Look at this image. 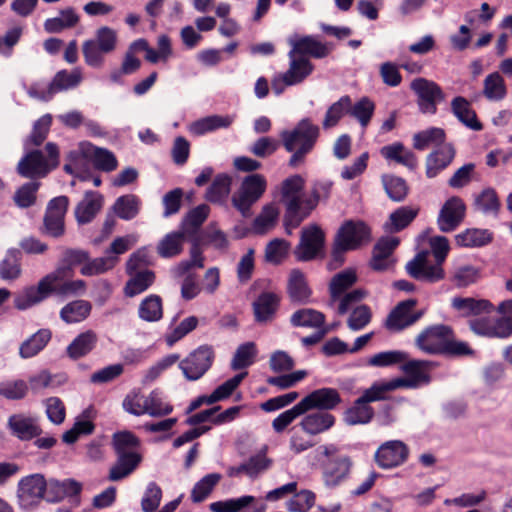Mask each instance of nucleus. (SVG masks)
Returning a JSON list of instances; mask_svg holds the SVG:
<instances>
[{"label":"nucleus","instance_id":"1","mask_svg":"<svg viewBox=\"0 0 512 512\" xmlns=\"http://www.w3.org/2000/svg\"><path fill=\"white\" fill-rule=\"evenodd\" d=\"M89 260V252L82 249H66L55 270L42 277L37 285L25 287L14 298L18 310H26L47 299L51 295L59 297L75 296L85 291L84 280H68L74 275V268Z\"/></svg>","mask_w":512,"mask_h":512},{"label":"nucleus","instance_id":"2","mask_svg":"<svg viewBox=\"0 0 512 512\" xmlns=\"http://www.w3.org/2000/svg\"><path fill=\"white\" fill-rule=\"evenodd\" d=\"M279 137L286 152L291 153L288 166L295 169L304 165L307 156L315 149L320 137V127L306 117L292 129L282 130Z\"/></svg>","mask_w":512,"mask_h":512},{"label":"nucleus","instance_id":"3","mask_svg":"<svg viewBox=\"0 0 512 512\" xmlns=\"http://www.w3.org/2000/svg\"><path fill=\"white\" fill-rule=\"evenodd\" d=\"M434 263L428 260L429 252L422 250L418 252L405 268L410 277L427 283H437L445 278L443 263L450 251L449 241L444 236H434L429 240Z\"/></svg>","mask_w":512,"mask_h":512},{"label":"nucleus","instance_id":"4","mask_svg":"<svg viewBox=\"0 0 512 512\" xmlns=\"http://www.w3.org/2000/svg\"><path fill=\"white\" fill-rule=\"evenodd\" d=\"M315 459L325 487L335 489L351 478L354 460L343 453L338 445L329 443L318 446Z\"/></svg>","mask_w":512,"mask_h":512},{"label":"nucleus","instance_id":"5","mask_svg":"<svg viewBox=\"0 0 512 512\" xmlns=\"http://www.w3.org/2000/svg\"><path fill=\"white\" fill-rule=\"evenodd\" d=\"M304 185L305 180L299 174L286 178L281 184V202L285 206L283 226L288 235H291L292 231L304 221V204L299 196Z\"/></svg>","mask_w":512,"mask_h":512},{"label":"nucleus","instance_id":"6","mask_svg":"<svg viewBox=\"0 0 512 512\" xmlns=\"http://www.w3.org/2000/svg\"><path fill=\"white\" fill-rule=\"evenodd\" d=\"M47 157L41 150L26 153L18 162L17 173L24 178L38 179L46 177L60 164V152L57 144L48 142L45 146Z\"/></svg>","mask_w":512,"mask_h":512},{"label":"nucleus","instance_id":"7","mask_svg":"<svg viewBox=\"0 0 512 512\" xmlns=\"http://www.w3.org/2000/svg\"><path fill=\"white\" fill-rule=\"evenodd\" d=\"M118 42L116 30L102 26L95 32L94 38L86 40L82 45L85 63L93 68H100L104 64V55L112 53Z\"/></svg>","mask_w":512,"mask_h":512},{"label":"nucleus","instance_id":"8","mask_svg":"<svg viewBox=\"0 0 512 512\" xmlns=\"http://www.w3.org/2000/svg\"><path fill=\"white\" fill-rule=\"evenodd\" d=\"M266 187L267 182L263 175L250 174L246 176L239 190L232 196L233 206L243 217H250L251 207L262 197Z\"/></svg>","mask_w":512,"mask_h":512},{"label":"nucleus","instance_id":"9","mask_svg":"<svg viewBox=\"0 0 512 512\" xmlns=\"http://www.w3.org/2000/svg\"><path fill=\"white\" fill-rule=\"evenodd\" d=\"M215 351L211 345L203 344L190 352L179 363V369L188 381L201 379L212 367L215 361Z\"/></svg>","mask_w":512,"mask_h":512},{"label":"nucleus","instance_id":"10","mask_svg":"<svg viewBox=\"0 0 512 512\" xmlns=\"http://www.w3.org/2000/svg\"><path fill=\"white\" fill-rule=\"evenodd\" d=\"M47 480L44 475L35 473L25 476L18 482L17 496L23 509H32L46 500Z\"/></svg>","mask_w":512,"mask_h":512},{"label":"nucleus","instance_id":"11","mask_svg":"<svg viewBox=\"0 0 512 512\" xmlns=\"http://www.w3.org/2000/svg\"><path fill=\"white\" fill-rule=\"evenodd\" d=\"M469 328L476 335L508 339L512 336V317L493 318L489 314L469 320Z\"/></svg>","mask_w":512,"mask_h":512},{"label":"nucleus","instance_id":"12","mask_svg":"<svg viewBox=\"0 0 512 512\" xmlns=\"http://www.w3.org/2000/svg\"><path fill=\"white\" fill-rule=\"evenodd\" d=\"M325 244V234L316 224L304 227L301 230L300 241L294 254L298 261L314 260L322 252Z\"/></svg>","mask_w":512,"mask_h":512},{"label":"nucleus","instance_id":"13","mask_svg":"<svg viewBox=\"0 0 512 512\" xmlns=\"http://www.w3.org/2000/svg\"><path fill=\"white\" fill-rule=\"evenodd\" d=\"M410 87L417 95V104L422 113L435 114L437 104L445 99L442 88L434 81L416 78L411 82Z\"/></svg>","mask_w":512,"mask_h":512},{"label":"nucleus","instance_id":"14","mask_svg":"<svg viewBox=\"0 0 512 512\" xmlns=\"http://www.w3.org/2000/svg\"><path fill=\"white\" fill-rule=\"evenodd\" d=\"M82 80V75L79 69H74L71 72L67 70L58 71L49 83L47 89H40L36 85H32L29 89V95L43 100H50L54 94L77 87Z\"/></svg>","mask_w":512,"mask_h":512},{"label":"nucleus","instance_id":"15","mask_svg":"<svg viewBox=\"0 0 512 512\" xmlns=\"http://www.w3.org/2000/svg\"><path fill=\"white\" fill-rule=\"evenodd\" d=\"M453 329L444 324L425 328L415 339L416 346L430 355H440L448 338H453Z\"/></svg>","mask_w":512,"mask_h":512},{"label":"nucleus","instance_id":"16","mask_svg":"<svg viewBox=\"0 0 512 512\" xmlns=\"http://www.w3.org/2000/svg\"><path fill=\"white\" fill-rule=\"evenodd\" d=\"M416 305V299H407L399 302L388 314L385 322L386 328L399 332L415 324L424 315V310L412 311Z\"/></svg>","mask_w":512,"mask_h":512},{"label":"nucleus","instance_id":"17","mask_svg":"<svg viewBox=\"0 0 512 512\" xmlns=\"http://www.w3.org/2000/svg\"><path fill=\"white\" fill-rule=\"evenodd\" d=\"M409 456L408 446L400 440L386 441L379 446L374 461L382 469H391L402 465Z\"/></svg>","mask_w":512,"mask_h":512},{"label":"nucleus","instance_id":"18","mask_svg":"<svg viewBox=\"0 0 512 512\" xmlns=\"http://www.w3.org/2000/svg\"><path fill=\"white\" fill-rule=\"evenodd\" d=\"M432 368V362L428 360H409L403 363L401 370L405 377L394 378L398 383V388H417L422 384H429L431 376L429 371Z\"/></svg>","mask_w":512,"mask_h":512},{"label":"nucleus","instance_id":"19","mask_svg":"<svg viewBox=\"0 0 512 512\" xmlns=\"http://www.w3.org/2000/svg\"><path fill=\"white\" fill-rule=\"evenodd\" d=\"M371 238V229L363 221L347 220L339 228L335 239L349 250H356Z\"/></svg>","mask_w":512,"mask_h":512},{"label":"nucleus","instance_id":"20","mask_svg":"<svg viewBox=\"0 0 512 512\" xmlns=\"http://www.w3.org/2000/svg\"><path fill=\"white\" fill-rule=\"evenodd\" d=\"M399 244L400 240L397 237H381L373 247L370 268L377 272L392 268L396 262L392 256Z\"/></svg>","mask_w":512,"mask_h":512},{"label":"nucleus","instance_id":"21","mask_svg":"<svg viewBox=\"0 0 512 512\" xmlns=\"http://www.w3.org/2000/svg\"><path fill=\"white\" fill-rule=\"evenodd\" d=\"M341 402L342 398L337 389L324 387L312 391L299 403L306 413L313 409L327 412L335 409Z\"/></svg>","mask_w":512,"mask_h":512},{"label":"nucleus","instance_id":"22","mask_svg":"<svg viewBox=\"0 0 512 512\" xmlns=\"http://www.w3.org/2000/svg\"><path fill=\"white\" fill-rule=\"evenodd\" d=\"M291 50L288 52V57L293 55L296 57H307L308 59H322L329 55L330 50L326 44L318 41L311 35L299 36L294 35L289 38Z\"/></svg>","mask_w":512,"mask_h":512},{"label":"nucleus","instance_id":"23","mask_svg":"<svg viewBox=\"0 0 512 512\" xmlns=\"http://www.w3.org/2000/svg\"><path fill=\"white\" fill-rule=\"evenodd\" d=\"M466 206L460 197L449 198L442 206L437 224L442 232L454 231L465 217Z\"/></svg>","mask_w":512,"mask_h":512},{"label":"nucleus","instance_id":"24","mask_svg":"<svg viewBox=\"0 0 512 512\" xmlns=\"http://www.w3.org/2000/svg\"><path fill=\"white\" fill-rule=\"evenodd\" d=\"M7 429L11 435L21 441H30L43 432L37 418L23 413L10 415L7 420Z\"/></svg>","mask_w":512,"mask_h":512},{"label":"nucleus","instance_id":"25","mask_svg":"<svg viewBox=\"0 0 512 512\" xmlns=\"http://www.w3.org/2000/svg\"><path fill=\"white\" fill-rule=\"evenodd\" d=\"M281 298L275 292L264 291L252 303L254 320L257 323H268L274 320L280 307Z\"/></svg>","mask_w":512,"mask_h":512},{"label":"nucleus","instance_id":"26","mask_svg":"<svg viewBox=\"0 0 512 512\" xmlns=\"http://www.w3.org/2000/svg\"><path fill=\"white\" fill-rule=\"evenodd\" d=\"M456 151L451 143L441 145L430 152L425 161L427 178H435L454 160Z\"/></svg>","mask_w":512,"mask_h":512},{"label":"nucleus","instance_id":"27","mask_svg":"<svg viewBox=\"0 0 512 512\" xmlns=\"http://www.w3.org/2000/svg\"><path fill=\"white\" fill-rule=\"evenodd\" d=\"M83 486L75 479L68 478L63 481L51 478L47 481L46 501L58 503L66 497H77L81 494Z\"/></svg>","mask_w":512,"mask_h":512},{"label":"nucleus","instance_id":"28","mask_svg":"<svg viewBox=\"0 0 512 512\" xmlns=\"http://www.w3.org/2000/svg\"><path fill=\"white\" fill-rule=\"evenodd\" d=\"M451 307L461 317L475 316L476 318L482 314H491L494 311V305L489 300L473 297H454L451 300Z\"/></svg>","mask_w":512,"mask_h":512},{"label":"nucleus","instance_id":"29","mask_svg":"<svg viewBox=\"0 0 512 512\" xmlns=\"http://www.w3.org/2000/svg\"><path fill=\"white\" fill-rule=\"evenodd\" d=\"M287 293L292 303L307 304L310 302L312 290L301 270L293 269L290 272Z\"/></svg>","mask_w":512,"mask_h":512},{"label":"nucleus","instance_id":"30","mask_svg":"<svg viewBox=\"0 0 512 512\" xmlns=\"http://www.w3.org/2000/svg\"><path fill=\"white\" fill-rule=\"evenodd\" d=\"M419 206H401L395 209L384 224L386 232L394 234L407 228L418 216Z\"/></svg>","mask_w":512,"mask_h":512},{"label":"nucleus","instance_id":"31","mask_svg":"<svg viewBox=\"0 0 512 512\" xmlns=\"http://www.w3.org/2000/svg\"><path fill=\"white\" fill-rule=\"evenodd\" d=\"M103 198L98 192L87 191L85 197L75 208V217L79 224L91 222L102 208Z\"/></svg>","mask_w":512,"mask_h":512},{"label":"nucleus","instance_id":"32","mask_svg":"<svg viewBox=\"0 0 512 512\" xmlns=\"http://www.w3.org/2000/svg\"><path fill=\"white\" fill-rule=\"evenodd\" d=\"M375 415L373 407L361 397L354 400L352 405L343 413V421L349 426L365 425L370 423Z\"/></svg>","mask_w":512,"mask_h":512},{"label":"nucleus","instance_id":"33","mask_svg":"<svg viewBox=\"0 0 512 512\" xmlns=\"http://www.w3.org/2000/svg\"><path fill=\"white\" fill-rule=\"evenodd\" d=\"M451 110L455 117L469 129L474 131L483 129V125L478 120L476 112L471 108V104L466 98L462 96L453 98Z\"/></svg>","mask_w":512,"mask_h":512},{"label":"nucleus","instance_id":"34","mask_svg":"<svg viewBox=\"0 0 512 512\" xmlns=\"http://www.w3.org/2000/svg\"><path fill=\"white\" fill-rule=\"evenodd\" d=\"M51 338L52 332L50 329H39L20 344L19 356L22 359H29L37 356L48 345Z\"/></svg>","mask_w":512,"mask_h":512},{"label":"nucleus","instance_id":"35","mask_svg":"<svg viewBox=\"0 0 512 512\" xmlns=\"http://www.w3.org/2000/svg\"><path fill=\"white\" fill-rule=\"evenodd\" d=\"M117 460L109 470L110 481H120L129 476L140 464L142 457L137 453L116 454Z\"/></svg>","mask_w":512,"mask_h":512},{"label":"nucleus","instance_id":"36","mask_svg":"<svg viewBox=\"0 0 512 512\" xmlns=\"http://www.w3.org/2000/svg\"><path fill=\"white\" fill-rule=\"evenodd\" d=\"M289 67L283 74L288 83L298 85L303 83L314 71V64L307 57H288Z\"/></svg>","mask_w":512,"mask_h":512},{"label":"nucleus","instance_id":"37","mask_svg":"<svg viewBox=\"0 0 512 512\" xmlns=\"http://www.w3.org/2000/svg\"><path fill=\"white\" fill-rule=\"evenodd\" d=\"M336 418L328 412H315L306 415L300 422L304 432L310 435H318L332 428Z\"/></svg>","mask_w":512,"mask_h":512},{"label":"nucleus","instance_id":"38","mask_svg":"<svg viewBox=\"0 0 512 512\" xmlns=\"http://www.w3.org/2000/svg\"><path fill=\"white\" fill-rule=\"evenodd\" d=\"M98 342L97 334L92 330L80 333L66 348V353L72 360H78L88 355Z\"/></svg>","mask_w":512,"mask_h":512},{"label":"nucleus","instance_id":"39","mask_svg":"<svg viewBox=\"0 0 512 512\" xmlns=\"http://www.w3.org/2000/svg\"><path fill=\"white\" fill-rule=\"evenodd\" d=\"M325 315L312 308H301L290 316V324L293 327L320 329L325 324Z\"/></svg>","mask_w":512,"mask_h":512},{"label":"nucleus","instance_id":"40","mask_svg":"<svg viewBox=\"0 0 512 512\" xmlns=\"http://www.w3.org/2000/svg\"><path fill=\"white\" fill-rule=\"evenodd\" d=\"M187 235L183 231H174L166 234L157 245V254L161 258H173L183 251V244Z\"/></svg>","mask_w":512,"mask_h":512},{"label":"nucleus","instance_id":"41","mask_svg":"<svg viewBox=\"0 0 512 512\" xmlns=\"http://www.w3.org/2000/svg\"><path fill=\"white\" fill-rule=\"evenodd\" d=\"M210 208L206 204L191 209L182 222L183 232L187 237H201L199 229L209 216Z\"/></svg>","mask_w":512,"mask_h":512},{"label":"nucleus","instance_id":"42","mask_svg":"<svg viewBox=\"0 0 512 512\" xmlns=\"http://www.w3.org/2000/svg\"><path fill=\"white\" fill-rule=\"evenodd\" d=\"M461 247H482L493 241V233L488 229L469 228L455 237Z\"/></svg>","mask_w":512,"mask_h":512},{"label":"nucleus","instance_id":"43","mask_svg":"<svg viewBox=\"0 0 512 512\" xmlns=\"http://www.w3.org/2000/svg\"><path fill=\"white\" fill-rule=\"evenodd\" d=\"M130 279L124 287V294L127 297H134L145 292L155 282V273L152 270H142L130 275Z\"/></svg>","mask_w":512,"mask_h":512},{"label":"nucleus","instance_id":"44","mask_svg":"<svg viewBox=\"0 0 512 512\" xmlns=\"http://www.w3.org/2000/svg\"><path fill=\"white\" fill-rule=\"evenodd\" d=\"M22 253L19 249H9L0 262V278L3 280H15L22 273Z\"/></svg>","mask_w":512,"mask_h":512},{"label":"nucleus","instance_id":"45","mask_svg":"<svg viewBox=\"0 0 512 512\" xmlns=\"http://www.w3.org/2000/svg\"><path fill=\"white\" fill-rule=\"evenodd\" d=\"M333 183L329 180L315 181L312 185L311 194L303 200L304 220L309 217L311 212L317 207L320 200H327L330 196Z\"/></svg>","mask_w":512,"mask_h":512},{"label":"nucleus","instance_id":"46","mask_svg":"<svg viewBox=\"0 0 512 512\" xmlns=\"http://www.w3.org/2000/svg\"><path fill=\"white\" fill-rule=\"evenodd\" d=\"M234 121V117L230 115H212L195 121L191 125V132L195 135H204L208 132L228 128Z\"/></svg>","mask_w":512,"mask_h":512},{"label":"nucleus","instance_id":"47","mask_svg":"<svg viewBox=\"0 0 512 512\" xmlns=\"http://www.w3.org/2000/svg\"><path fill=\"white\" fill-rule=\"evenodd\" d=\"M138 316L146 322H157L163 317V303L159 295L145 297L138 308Z\"/></svg>","mask_w":512,"mask_h":512},{"label":"nucleus","instance_id":"48","mask_svg":"<svg viewBox=\"0 0 512 512\" xmlns=\"http://www.w3.org/2000/svg\"><path fill=\"white\" fill-rule=\"evenodd\" d=\"M397 384L394 379L390 381H375L369 388L363 391L360 397L369 405L372 402L389 400L390 393L398 389Z\"/></svg>","mask_w":512,"mask_h":512},{"label":"nucleus","instance_id":"49","mask_svg":"<svg viewBox=\"0 0 512 512\" xmlns=\"http://www.w3.org/2000/svg\"><path fill=\"white\" fill-rule=\"evenodd\" d=\"M141 201L135 194H126L118 197L113 205L115 214L123 220L134 219L140 211Z\"/></svg>","mask_w":512,"mask_h":512},{"label":"nucleus","instance_id":"50","mask_svg":"<svg viewBox=\"0 0 512 512\" xmlns=\"http://www.w3.org/2000/svg\"><path fill=\"white\" fill-rule=\"evenodd\" d=\"M79 22V16L73 8L60 11L59 17L48 18L44 22V29L48 33H60L64 29L72 28Z\"/></svg>","mask_w":512,"mask_h":512},{"label":"nucleus","instance_id":"51","mask_svg":"<svg viewBox=\"0 0 512 512\" xmlns=\"http://www.w3.org/2000/svg\"><path fill=\"white\" fill-rule=\"evenodd\" d=\"M446 134L442 128L431 127L429 129L416 133L413 137V147L416 150L423 151L430 145H441L446 144Z\"/></svg>","mask_w":512,"mask_h":512},{"label":"nucleus","instance_id":"52","mask_svg":"<svg viewBox=\"0 0 512 512\" xmlns=\"http://www.w3.org/2000/svg\"><path fill=\"white\" fill-rule=\"evenodd\" d=\"M91 304L85 300H76L65 305L60 317L66 323H77L86 319L91 312Z\"/></svg>","mask_w":512,"mask_h":512},{"label":"nucleus","instance_id":"53","mask_svg":"<svg viewBox=\"0 0 512 512\" xmlns=\"http://www.w3.org/2000/svg\"><path fill=\"white\" fill-rule=\"evenodd\" d=\"M351 108V98L348 95L342 96L338 101L333 103L326 111L322 122L324 129L335 127L345 114H349Z\"/></svg>","mask_w":512,"mask_h":512},{"label":"nucleus","instance_id":"54","mask_svg":"<svg viewBox=\"0 0 512 512\" xmlns=\"http://www.w3.org/2000/svg\"><path fill=\"white\" fill-rule=\"evenodd\" d=\"M231 178L227 174H218L208 187L205 198L211 203L222 202L229 194Z\"/></svg>","mask_w":512,"mask_h":512},{"label":"nucleus","instance_id":"55","mask_svg":"<svg viewBox=\"0 0 512 512\" xmlns=\"http://www.w3.org/2000/svg\"><path fill=\"white\" fill-rule=\"evenodd\" d=\"M222 479L220 473H210L201 478L191 491V500L194 503L203 502Z\"/></svg>","mask_w":512,"mask_h":512},{"label":"nucleus","instance_id":"56","mask_svg":"<svg viewBox=\"0 0 512 512\" xmlns=\"http://www.w3.org/2000/svg\"><path fill=\"white\" fill-rule=\"evenodd\" d=\"M111 444L115 454L137 453L140 440L130 431H119L113 434Z\"/></svg>","mask_w":512,"mask_h":512},{"label":"nucleus","instance_id":"57","mask_svg":"<svg viewBox=\"0 0 512 512\" xmlns=\"http://www.w3.org/2000/svg\"><path fill=\"white\" fill-rule=\"evenodd\" d=\"M356 281L357 275L353 269H346L334 275L329 285L331 298L335 300L340 297Z\"/></svg>","mask_w":512,"mask_h":512},{"label":"nucleus","instance_id":"58","mask_svg":"<svg viewBox=\"0 0 512 512\" xmlns=\"http://www.w3.org/2000/svg\"><path fill=\"white\" fill-rule=\"evenodd\" d=\"M118 262L117 256L107 255L104 257L90 259L81 267L80 273L83 276H95L103 274L115 267Z\"/></svg>","mask_w":512,"mask_h":512},{"label":"nucleus","instance_id":"59","mask_svg":"<svg viewBox=\"0 0 512 512\" xmlns=\"http://www.w3.org/2000/svg\"><path fill=\"white\" fill-rule=\"evenodd\" d=\"M279 217V209L274 204H267L261 213L253 221V229L256 234H265L274 227Z\"/></svg>","mask_w":512,"mask_h":512},{"label":"nucleus","instance_id":"60","mask_svg":"<svg viewBox=\"0 0 512 512\" xmlns=\"http://www.w3.org/2000/svg\"><path fill=\"white\" fill-rule=\"evenodd\" d=\"M382 183L388 197L394 202H402L408 195L409 187L407 182L397 176H383Z\"/></svg>","mask_w":512,"mask_h":512},{"label":"nucleus","instance_id":"61","mask_svg":"<svg viewBox=\"0 0 512 512\" xmlns=\"http://www.w3.org/2000/svg\"><path fill=\"white\" fill-rule=\"evenodd\" d=\"M255 502L256 498L254 496L244 495L239 498L213 502L209 508L212 512H240Z\"/></svg>","mask_w":512,"mask_h":512},{"label":"nucleus","instance_id":"62","mask_svg":"<svg viewBox=\"0 0 512 512\" xmlns=\"http://www.w3.org/2000/svg\"><path fill=\"white\" fill-rule=\"evenodd\" d=\"M506 93L507 89L504 79L498 72L491 73L485 78L483 94L488 100H502Z\"/></svg>","mask_w":512,"mask_h":512},{"label":"nucleus","instance_id":"63","mask_svg":"<svg viewBox=\"0 0 512 512\" xmlns=\"http://www.w3.org/2000/svg\"><path fill=\"white\" fill-rule=\"evenodd\" d=\"M41 183L38 181H30L20 186L14 196L13 200L19 208H29L36 203L37 191Z\"/></svg>","mask_w":512,"mask_h":512},{"label":"nucleus","instance_id":"64","mask_svg":"<svg viewBox=\"0 0 512 512\" xmlns=\"http://www.w3.org/2000/svg\"><path fill=\"white\" fill-rule=\"evenodd\" d=\"M257 355V348L254 342L241 344L232 359L231 367L233 370H240L251 366Z\"/></svg>","mask_w":512,"mask_h":512}]
</instances>
